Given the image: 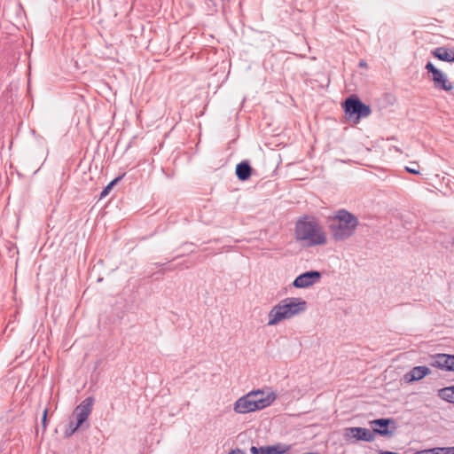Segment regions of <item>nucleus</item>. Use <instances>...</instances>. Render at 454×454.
Returning <instances> with one entry per match:
<instances>
[{
	"mask_svg": "<svg viewBox=\"0 0 454 454\" xmlns=\"http://www.w3.org/2000/svg\"><path fill=\"white\" fill-rule=\"evenodd\" d=\"M358 225L359 220L354 214L346 209H340L331 218L329 231L333 239L344 241L356 233Z\"/></svg>",
	"mask_w": 454,
	"mask_h": 454,
	"instance_id": "obj_2",
	"label": "nucleus"
},
{
	"mask_svg": "<svg viewBox=\"0 0 454 454\" xmlns=\"http://www.w3.org/2000/svg\"><path fill=\"white\" fill-rule=\"evenodd\" d=\"M411 166L406 167L405 170L411 174L419 175V165L416 162H411Z\"/></svg>",
	"mask_w": 454,
	"mask_h": 454,
	"instance_id": "obj_21",
	"label": "nucleus"
},
{
	"mask_svg": "<svg viewBox=\"0 0 454 454\" xmlns=\"http://www.w3.org/2000/svg\"><path fill=\"white\" fill-rule=\"evenodd\" d=\"M430 365L441 370L454 372V355L436 354L432 356Z\"/></svg>",
	"mask_w": 454,
	"mask_h": 454,
	"instance_id": "obj_10",
	"label": "nucleus"
},
{
	"mask_svg": "<svg viewBox=\"0 0 454 454\" xmlns=\"http://www.w3.org/2000/svg\"><path fill=\"white\" fill-rule=\"evenodd\" d=\"M289 450L281 444L272 446L255 447L252 446L250 451L252 454H284Z\"/></svg>",
	"mask_w": 454,
	"mask_h": 454,
	"instance_id": "obj_13",
	"label": "nucleus"
},
{
	"mask_svg": "<svg viewBox=\"0 0 454 454\" xmlns=\"http://www.w3.org/2000/svg\"><path fill=\"white\" fill-rule=\"evenodd\" d=\"M437 454H454V447H435Z\"/></svg>",
	"mask_w": 454,
	"mask_h": 454,
	"instance_id": "obj_20",
	"label": "nucleus"
},
{
	"mask_svg": "<svg viewBox=\"0 0 454 454\" xmlns=\"http://www.w3.org/2000/svg\"><path fill=\"white\" fill-rule=\"evenodd\" d=\"M306 301L300 298H286L269 312L268 325H277L282 320L289 319L306 309Z\"/></svg>",
	"mask_w": 454,
	"mask_h": 454,
	"instance_id": "obj_3",
	"label": "nucleus"
},
{
	"mask_svg": "<svg viewBox=\"0 0 454 454\" xmlns=\"http://www.w3.org/2000/svg\"><path fill=\"white\" fill-rule=\"evenodd\" d=\"M342 107L348 119L357 122L361 118L368 117L371 113L370 106L363 103L356 95H351L342 103Z\"/></svg>",
	"mask_w": 454,
	"mask_h": 454,
	"instance_id": "obj_4",
	"label": "nucleus"
},
{
	"mask_svg": "<svg viewBox=\"0 0 454 454\" xmlns=\"http://www.w3.org/2000/svg\"><path fill=\"white\" fill-rule=\"evenodd\" d=\"M425 68L429 74H432V80L435 88L446 91H450L453 89L452 83L448 81L444 74L436 68L431 62H427Z\"/></svg>",
	"mask_w": 454,
	"mask_h": 454,
	"instance_id": "obj_6",
	"label": "nucleus"
},
{
	"mask_svg": "<svg viewBox=\"0 0 454 454\" xmlns=\"http://www.w3.org/2000/svg\"><path fill=\"white\" fill-rule=\"evenodd\" d=\"M359 66L360 67H366L367 64H366V62L364 60H361L360 63H359Z\"/></svg>",
	"mask_w": 454,
	"mask_h": 454,
	"instance_id": "obj_26",
	"label": "nucleus"
},
{
	"mask_svg": "<svg viewBox=\"0 0 454 454\" xmlns=\"http://www.w3.org/2000/svg\"><path fill=\"white\" fill-rule=\"evenodd\" d=\"M164 264L156 263V266H163Z\"/></svg>",
	"mask_w": 454,
	"mask_h": 454,
	"instance_id": "obj_28",
	"label": "nucleus"
},
{
	"mask_svg": "<svg viewBox=\"0 0 454 454\" xmlns=\"http://www.w3.org/2000/svg\"><path fill=\"white\" fill-rule=\"evenodd\" d=\"M79 428H82L78 423L70 421L66 428L65 436L67 438L72 436Z\"/></svg>",
	"mask_w": 454,
	"mask_h": 454,
	"instance_id": "obj_19",
	"label": "nucleus"
},
{
	"mask_svg": "<svg viewBox=\"0 0 454 454\" xmlns=\"http://www.w3.org/2000/svg\"><path fill=\"white\" fill-rule=\"evenodd\" d=\"M94 403V398L89 396L85 398L76 408L74 409L73 415L76 418V423L83 428H88L89 424H85L89 415L92 411Z\"/></svg>",
	"mask_w": 454,
	"mask_h": 454,
	"instance_id": "obj_5",
	"label": "nucleus"
},
{
	"mask_svg": "<svg viewBox=\"0 0 454 454\" xmlns=\"http://www.w3.org/2000/svg\"><path fill=\"white\" fill-rule=\"evenodd\" d=\"M344 437L346 440L355 439L356 441L373 442L375 439L374 434L365 428L360 427H347L344 429Z\"/></svg>",
	"mask_w": 454,
	"mask_h": 454,
	"instance_id": "obj_7",
	"label": "nucleus"
},
{
	"mask_svg": "<svg viewBox=\"0 0 454 454\" xmlns=\"http://www.w3.org/2000/svg\"><path fill=\"white\" fill-rule=\"evenodd\" d=\"M438 396L449 403H454V386L446 387L439 390Z\"/></svg>",
	"mask_w": 454,
	"mask_h": 454,
	"instance_id": "obj_17",
	"label": "nucleus"
},
{
	"mask_svg": "<svg viewBox=\"0 0 454 454\" xmlns=\"http://www.w3.org/2000/svg\"><path fill=\"white\" fill-rule=\"evenodd\" d=\"M124 176V175H121V176H117L116 178H114V180H112L101 192L100 193V199H103L105 198L106 196H107L109 194V192H111V190L122 179V177Z\"/></svg>",
	"mask_w": 454,
	"mask_h": 454,
	"instance_id": "obj_18",
	"label": "nucleus"
},
{
	"mask_svg": "<svg viewBox=\"0 0 454 454\" xmlns=\"http://www.w3.org/2000/svg\"><path fill=\"white\" fill-rule=\"evenodd\" d=\"M306 454H319V453H317V452H308Z\"/></svg>",
	"mask_w": 454,
	"mask_h": 454,
	"instance_id": "obj_27",
	"label": "nucleus"
},
{
	"mask_svg": "<svg viewBox=\"0 0 454 454\" xmlns=\"http://www.w3.org/2000/svg\"><path fill=\"white\" fill-rule=\"evenodd\" d=\"M249 393L253 395V401L254 403L258 404V410H262L270 406L276 398L273 393L265 394L262 390L251 391Z\"/></svg>",
	"mask_w": 454,
	"mask_h": 454,
	"instance_id": "obj_12",
	"label": "nucleus"
},
{
	"mask_svg": "<svg viewBox=\"0 0 454 454\" xmlns=\"http://www.w3.org/2000/svg\"><path fill=\"white\" fill-rule=\"evenodd\" d=\"M390 424H395V420L393 419H377L371 421V426L372 427V433L374 434H379L381 436L391 437L393 435V431L388 429V426Z\"/></svg>",
	"mask_w": 454,
	"mask_h": 454,
	"instance_id": "obj_11",
	"label": "nucleus"
},
{
	"mask_svg": "<svg viewBox=\"0 0 454 454\" xmlns=\"http://www.w3.org/2000/svg\"><path fill=\"white\" fill-rule=\"evenodd\" d=\"M431 371L427 366H415L410 372L404 374L403 379L406 382H412L423 379Z\"/></svg>",
	"mask_w": 454,
	"mask_h": 454,
	"instance_id": "obj_14",
	"label": "nucleus"
},
{
	"mask_svg": "<svg viewBox=\"0 0 454 454\" xmlns=\"http://www.w3.org/2000/svg\"><path fill=\"white\" fill-rule=\"evenodd\" d=\"M294 237L303 247L322 246L326 243V235L315 218L303 216L300 218L294 228Z\"/></svg>",
	"mask_w": 454,
	"mask_h": 454,
	"instance_id": "obj_1",
	"label": "nucleus"
},
{
	"mask_svg": "<svg viewBox=\"0 0 454 454\" xmlns=\"http://www.w3.org/2000/svg\"><path fill=\"white\" fill-rule=\"evenodd\" d=\"M321 278V273L317 270H309L299 275L293 282L295 288H306L311 286Z\"/></svg>",
	"mask_w": 454,
	"mask_h": 454,
	"instance_id": "obj_8",
	"label": "nucleus"
},
{
	"mask_svg": "<svg viewBox=\"0 0 454 454\" xmlns=\"http://www.w3.org/2000/svg\"><path fill=\"white\" fill-rule=\"evenodd\" d=\"M229 454H246L243 450L239 449L232 450L229 452Z\"/></svg>",
	"mask_w": 454,
	"mask_h": 454,
	"instance_id": "obj_24",
	"label": "nucleus"
},
{
	"mask_svg": "<svg viewBox=\"0 0 454 454\" xmlns=\"http://www.w3.org/2000/svg\"><path fill=\"white\" fill-rule=\"evenodd\" d=\"M47 414H48V409H45L43 411V418H42V426H43V430H45L46 427H47Z\"/></svg>",
	"mask_w": 454,
	"mask_h": 454,
	"instance_id": "obj_22",
	"label": "nucleus"
},
{
	"mask_svg": "<svg viewBox=\"0 0 454 454\" xmlns=\"http://www.w3.org/2000/svg\"><path fill=\"white\" fill-rule=\"evenodd\" d=\"M379 454H399L397 452L387 451V450H380Z\"/></svg>",
	"mask_w": 454,
	"mask_h": 454,
	"instance_id": "obj_25",
	"label": "nucleus"
},
{
	"mask_svg": "<svg viewBox=\"0 0 454 454\" xmlns=\"http://www.w3.org/2000/svg\"><path fill=\"white\" fill-rule=\"evenodd\" d=\"M257 406L258 404H255L253 401V395L248 393L235 402L233 410L237 413L245 414L259 411Z\"/></svg>",
	"mask_w": 454,
	"mask_h": 454,
	"instance_id": "obj_9",
	"label": "nucleus"
},
{
	"mask_svg": "<svg viewBox=\"0 0 454 454\" xmlns=\"http://www.w3.org/2000/svg\"><path fill=\"white\" fill-rule=\"evenodd\" d=\"M415 454H437L435 448L417 451Z\"/></svg>",
	"mask_w": 454,
	"mask_h": 454,
	"instance_id": "obj_23",
	"label": "nucleus"
},
{
	"mask_svg": "<svg viewBox=\"0 0 454 454\" xmlns=\"http://www.w3.org/2000/svg\"><path fill=\"white\" fill-rule=\"evenodd\" d=\"M434 58L445 62H454V47L448 49L446 47H438L432 51Z\"/></svg>",
	"mask_w": 454,
	"mask_h": 454,
	"instance_id": "obj_16",
	"label": "nucleus"
},
{
	"mask_svg": "<svg viewBox=\"0 0 454 454\" xmlns=\"http://www.w3.org/2000/svg\"><path fill=\"white\" fill-rule=\"evenodd\" d=\"M253 168L247 160H243L236 166V176L239 181H247L250 178Z\"/></svg>",
	"mask_w": 454,
	"mask_h": 454,
	"instance_id": "obj_15",
	"label": "nucleus"
}]
</instances>
